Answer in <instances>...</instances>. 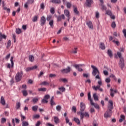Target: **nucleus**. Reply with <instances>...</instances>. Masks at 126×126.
I'll use <instances>...</instances> for the list:
<instances>
[{
  "mask_svg": "<svg viewBox=\"0 0 126 126\" xmlns=\"http://www.w3.org/2000/svg\"><path fill=\"white\" fill-rule=\"evenodd\" d=\"M80 111H84L85 110V104L83 102L80 103Z\"/></svg>",
  "mask_w": 126,
  "mask_h": 126,
  "instance_id": "obj_16",
  "label": "nucleus"
},
{
  "mask_svg": "<svg viewBox=\"0 0 126 126\" xmlns=\"http://www.w3.org/2000/svg\"><path fill=\"white\" fill-rule=\"evenodd\" d=\"M49 25H50L51 27L53 28V25H54V20H51L49 21Z\"/></svg>",
  "mask_w": 126,
  "mask_h": 126,
  "instance_id": "obj_40",
  "label": "nucleus"
},
{
  "mask_svg": "<svg viewBox=\"0 0 126 126\" xmlns=\"http://www.w3.org/2000/svg\"><path fill=\"white\" fill-rule=\"evenodd\" d=\"M101 9H102V10H106V11L107 10V7L104 5L103 4H101Z\"/></svg>",
  "mask_w": 126,
  "mask_h": 126,
  "instance_id": "obj_42",
  "label": "nucleus"
},
{
  "mask_svg": "<svg viewBox=\"0 0 126 126\" xmlns=\"http://www.w3.org/2000/svg\"><path fill=\"white\" fill-rule=\"evenodd\" d=\"M92 106H94V107L97 109V110H99V105L97 104H95L94 103V105H92Z\"/></svg>",
  "mask_w": 126,
  "mask_h": 126,
  "instance_id": "obj_53",
  "label": "nucleus"
},
{
  "mask_svg": "<svg viewBox=\"0 0 126 126\" xmlns=\"http://www.w3.org/2000/svg\"><path fill=\"white\" fill-rule=\"evenodd\" d=\"M16 109H19L20 108V103L18 102L16 103Z\"/></svg>",
  "mask_w": 126,
  "mask_h": 126,
  "instance_id": "obj_60",
  "label": "nucleus"
},
{
  "mask_svg": "<svg viewBox=\"0 0 126 126\" xmlns=\"http://www.w3.org/2000/svg\"><path fill=\"white\" fill-rule=\"evenodd\" d=\"M74 66L78 71H82V70H83L82 68H80V66H81V64H75Z\"/></svg>",
  "mask_w": 126,
  "mask_h": 126,
  "instance_id": "obj_19",
  "label": "nucleus"
},
{
  "mask_svg": "<svg viewBox=\"0 0 126 126\" xmlns=\"http://www.w3.org/2000/svg\"><path fill=\"white\" fill-rule=\"evenodd\" d=\"M13 59H14L13 56L11 57L10 61L11 62V65L10 64V63H7V68H10V67H13L14 65V63L13 62Z\"/></svg>",
  "mask_w": 126,
  "mask_h": 126,
  "instance_id": "obj_6",
  "label": "nucleus"
},
{
  "mask_svg": "<svg viewBox=\"0 0 126 126\" xmlns=\"http://www.w3.org/2000/svg\"><path fill=\"white\" fill-rule=\"evenodd\" d=\"M6 122V119L2 118L1 120V124H4Z\"/></svg>",
  "mask_w": 126,
  "mask_h": 126,
  "instance_id": "obj_48",
  "label": "nucleus"
},
{
  "mask_svg": "<svg viewBox=\"0 0 126 126\" xmlns=\"http://www.w3.org/2000/svg\"><path fill=\"white\" fill-rule=\"evenodd\" d=\"M38 91H39V92L47 91V88H39V89H38Z\"/></svg>",
  "mask_w": 126,
  "mask_h": 126,
  "instance_id": "obj_35",
  "label": "nucleus"
},
{
  "mask_svg": "<svg viewBox=\"0 0 126 126\" xmlns=\"http://www.w3.org/2000/svg\"><path fill=\"white\" fill-rule=\"evenodd\" d=\"M105 82L106 83H110L111 82V79L110 78H107L105 79Z\"/></svg>",
  "mask_w": 126,
  "mask_h": 126,
  "instance_id": "obj_56",
  "label": "nucleus"
},
{
  "mask_svg": "<svg viewBox=\"0 0 126 126\" xmlns=\"http://www.w3.org/2000/svg\"><path fill=\"white\" fill-rule=\"evenodd\" d=\"M22 126H29V123L26 121H23L22 122Z\"/></svg>",
  "mask_w": 126,
  "mask_h": 126,
  "instance_id": "obj_32",
  "label": "nucleus"
},
{
  "mask_svg": "<svg viewBox=\"0 0 126 126\" xmlns=\"http://www.w3.org/2000/svg\"><path fill=\"white\" fill-rule=\"evenodd\" d=\"M22 75H23V72L22 71H21L16 74L15 78L17 82H19V81L21 80V78H22Z\"/></svg>",
  "mask_w": 126,
  "mask_h": 126,
  "instance_id": "obj_2",
  "label": "nucleus"
},
{
  "mask_svg": "<svg viewBox=\"0 0 126 126\" xmlns=\"http://www.w3.org/2000/svg\"><path fill=\"white\" fill-rule=\"evenodd\" d=\"M112 116V111H108L104 114V117L106 119L108 118H110Z\"/></svg>",
  "mask_w": 126,
  "mask_h": 126,
  "instance_id": "obj_12",
  "label": "nucleus"
},
{
  "mask_svg": "<svg viewBox=\"0 0 126 126\" xmlns=\"http://www.w3.org/2000/svg\"><path fill=\"white\" fill-rule=\"evenodd\" d=\"M50 2L56 3V4H60V3H61L62 1L61 0H50Z\"/></svg>",
  "mask_w": 126,
  "mask_h": 126,
  "instance_id": "obj_17",
  "label": "nucleus"
},
{
  "mask_svg": "<svg viewBox=\"0 0 126 126\" xmlns=\"http://www.w3.org/2000/svg\"><path fill=\"white\" fill-rule=\"evenodd\" d=\"M29 59L30 60V61L32 63L34 62V56H33L32 55H30L29 56Z\"/></svg>",
  "mask_w": 126,
  "mask_h": 126,
  "instance_id": "obj_30",
  "label": "nucleus"
},
{
  "mask_svg": "<svg viewBox=\"0 0 126 126\" xmlns=\"http://www.w3.org/2000/svg\"><path fill=\"white\" fill-rule=\"evenodd\" d=\"M32 111H37L38 110V106H33L32 107Z\"/></svg>",
  "mask_w": 126,
  "mask_h": 126,
  "instance_id": "obj_46",
  "label": "nucleus"
},
{
  "mask_svg": "<svg viewBox=\"0 0 126 126\" xmlns=\"http://www.w3.org/2000/svg\"><path fill=\"white\" fill-rule=\"evenodd\" d=\"M99 48L101 49V50H105L106 49V46H105V44L103 42H100Z\"/></svg>",
  "mask_w": 126,
  "mask_h": 126,
  "instance_id": "obj_26",
  "label": "nucleus"
},
{
  "mask_svg": "<svg viewBox=\"0 0 126 126\" xmlns=\"http://www.w3.org/2000/svg\"><path fill=\"white\" fill-rule=\"evenodd\" d=\"M46 24V18L43 16L40 18V25L41 26H44Z\"/></svg>",
  "mask_w": 126,
  "mask_h": 126,
  "instance_id": "obj_8",
  "label": "nucleus"
},
{
  "mask_svg": "<svg viewBox=\"0 0 126 126\" xmlns=\"http://www.w3.org/2000/svg\"><path fill=\"white\" fill-rule=\"evenodd\" d=\"M40 118V115L36 114L33 116V119H39Z\"/></svg>",
  "mask_w": 126,
  "mask_h": 126,
  "instance_id": "obj_57",
  "label": "nucleus"
},
{
  "mask_svg": "<svg viewBox=\"0 0 126 126\" xmlns=\"http://www.w3.org/2000/svg\"><path fill=\"white\" fill-rule=\"evenodd\" d=\"M106 14H107V15L111 16L112 14H113V13H112V11L111 10H106Z\"/></svg>",
  "mask_w": 126,
  "mask_h": 126,
  "instance_id": "obj_29",
  "label": "nucleus"
},
{
  "mask_svg": "<svg viewBox=\"0 0 126 126\" xmlns=\"http://www.w3.org/2000/svg\"><path fill=\"white\" fill-rule=\"evenodd\" d=\"M108 110L109 111H112L113 110V108H114L113 105L114 103L113 102V100H110L108 102Z\"/></svg>",
  "mask_w": 126,
  "mask_h": 126,
  "instance_id": "obj_7",
  "label": "nucleus"
},
{
  "mask_svg": "<svg viewBox=\"0 0 126 126\" xmlns=\"http://www.w3.org/2000/svg\"><path fill=\"white\" fill-rule=\"evenodd\" d=\"M99 75L100 74H97L95 76L96 79L99 80L97 82L98 85L96 86H93V89H94V90H95V91H97L98 90H99V91H100V92H103V89L101 88V86H102V79H101V77H100Z\"/></svg>",
  "mask_w": 126,
  "mask_h": 126,
  "instance_id": "obj_1",
  "label": "nucleus"
},
{
  "mask_svg": "<svg viewBox=\"0 0 126 126\" xmlns=\"http://www.w3.org/2000/svg\"><path fill=\"white\" fill-rule=\"evenodd\" d=\"M0 37H1L2 39H6V36L4 34H2L1 32L0 33Z\"/></svg>",
  "mask_w": 126,
  "mask_h": 126,
  "instance_id": "obj_45",
  "label": "nucleus"
},
{
  "mask_svg": "<svg viewBox=\"0 0 126 126\" xmlns=\"http://www.w3.org/2000/svg\"><path fill=\"white\" fill-rule=\"evenodd\" d=\"M9 58H10V54H9L8 55H7L5 57V59L6 60V61H8V59H9Z\"/></svg>",
  "mask_w": 126,
  "mask_h": 126,
  "instance_id": "obj_54",
  "label": "nucleus"
},
{
  "mask_svg": "<svg viewBox=\"0 0 126 126\" xmlns=\"http://www.w3.org/2000/svg\"><path fill=\"white\" fill-rule=\"evenodd\" d=\"M117 26V25L116 24L115 22H113L111 24V27L114 29V28H116V27Z\"/></svg>",
  "mask_w": 126,
  "mask_h": 126,
  "instance_id": "obj_41",
  "label": "nucleus"
},
{
  "mask_svg": "<svg viewBox=\"0 0 126 126\" xmlns=\"http://www.w3.org/2000/svg\"><path fill=\"white\" fill-rule=\"evenodd\" d=\"M73 121L77 124V125H80V121L78 118L74 117Z\"/></svg>",
  "mask_w": 126,
  "mask_h": 126,
  "instance_id": "obj_27",
  "label": "nucleus"
},
{
  "mask_svg": "<svg viewBox=\"0 0 126 126\" xmlns=\"http://www.w3.org/2000/svg\"><path fill=\"white\" fill-rule=\"evenodd\" d=\"M99 15H100V14L99 13V12L96 11L95 12V17H96V18H99Z\"/></svg>",
  "mask_w": 126,
  "mask_h": 126,
  "instance_id": "obj_58",
  "label": "nucleus"
},
{
  "mask_svg": "<svg viewBox=\"0 0 126 126\" xmlns=\"http://www.w3.org/2000/svg\"><path fill=\"white\" fill-rule=\"evenodd\" d=\"M37 67L38 66L37 65H34L31 67H27L26 69V71L28 72V71H30V70H33V69H36V68H37Z\"/></svg>",
  "mask_w": 126,
  "mask_h": 126,
  "instance_id": "obj_14",
  "label": "nucleus"
},
{
  "mask_svg": "<svg viewBox=\"0 0 126 126\" xmlns=\"http://www.w3.org/2000/svg\"><path fill=\"white\" fill-rule=\"evenodd\" d=\"M44 98L46 99V100H48V99L50 98V95H49V94L45 95L44 96Z\"/></svg>",
  "mask_w": 126,
  "mask_h": 126,
  "instance_id": "obj_61",
  "label": "nucleus"
},
{
  "mask_svg": "<svg viewBox=\"0 0 126 126\" xmlns=\"http://www.w3.org/2000/svg\"><path fill=\"white\" fill-rule=\"evenodd\" d=\"M54 123L58 125L60 123V119L58 118L57 116H54Z\"/></svg>",
  "mask_w": 126,
  "mask_h": 126,
  "instance_id": "obj_20",
  "label": "nucleus"
},
{
  "mask_svg": "<svg viewBox=\"0 0 126 126\" xmlns=\"http://www.w3.org/2000/svg\"><path fill=\"white\" fill-rule=\"evenodd\" d=\"M52 19V16L51 15H48L46 18V20L47 21H50Z\"/></svg>",
  "mask_w": 126,
  "mask_h": 126,
  "instance_id": "obj_50",
  "label": "nucleus"
},
{
  "mask_svg": "<svg viewBox=\"0 0 126 126\" xmlns=\"http://www.w3.org/2000/svg\"><path fill=\"white\" fill-rule=\"evenodd\" d=\"M54 99H55V96H52L50 100V105L53 107V106H55L56 105V102L54 101Z\"/></svg>",
  "mask_w": 126,
  "mask_h": 126,
  "instance_id": "obj_18",
  "label": "nucleus"
},
{
  "mask_svg": "<svg viewBox=\"0 0 126 126\" xmlns=\"http://www.w3.org/2000/svg\"><path fill=\"white\" fill-rule=\"evenodd\" d=\"M73 10H74V13H75V14H79V12L77 10V8L74 7Z\"/></svg>",
  "mask_w": 126,
  "mask_h": 126,
  "instance_id": "obj_38",
  "label": "nucleus"
},
{
  "mask_svg": "<svg viewBox=\"0 0 126 126\" xmlns=\"http://www.w3.org/2000/svg\"><path fill=\"white\" fill-rule=\"evenodd\" d=\"M77 114H79L81 118V120H83L84 117H86V118H89V114L87 112H85V113H84L83 112L81 111L79 112H77Z\"/></svg>",
  "mask_w": 126,
  "mask_h": 126,
  "instance_id": "obj_4",
  "label": "nucleus"
},
{
  "mask_svg": "<svg viewBox=\"0 0 126 126\" xmlns=\"http://www.w3.org/2000/svg\"><path fill=\"white\" fill-rule=\"evenodd\" d=\"M66 3V6L67 8H70V7H71V4L70 3V2H68Z\"/></svg>",
  "mask_w": 126,
  "mask_h": 126,
  "instance_id": "obj_49",
  "label": "nucleus"
},
{
  "mask_svg": "<svg viewBox=\"0 0 126 126\" xmlns=\"http://www.w3.org/2000/svg\"><path fill=\"white\" fill-rule=\"evenodd\" d=\"M40 8L41 9H44L45 8V5L44 4V3H42L40 4Z\"/></svg>",
  "mask_w": 126,
  "mask_h": 126,
  "instance_id": "obj_59",
  "label": "nucleus"
},
{
  "mask_svg": "<svg viewBox=\"0 0 126 126\" xmlns=\"http://www.w3.org/2000/svg\"><path fill=\"white\" fill-rule=\"evenodd\" d=\"M88 99L90 101L91 105H94V102H93V100L91 98V94L90 92L88 93Z\"/></svg>",
  "mask_w": 126,
  "mask_h": 126,
  "instance_id": "obj_13",
  "label": "nucleus"
},
{
  "mask_svg": "<svg viewBox=\"0 0 126 126\" xmlns=\"http://www.w3.org/2000/svg\"><path fill=\"white\" fill-rule=\"evenodd\" d=\"M126 120V117L124 115H121L120 116V119L119 120V123H123V121Z\"/></svg>",
  "mask_w": 126,
  "mask_h": 126,
  "instance_id": "obj_23",
  "label": "nucleus"
},
{
  "mask_svg": "<svg viewBox=\"0 0 126 126\" xmlns=\"http://www.w3.org/2000/svg\"><path fill=\"white\" fill-rule=\"evenodd\" d=\"M37 20H38V16H34L32 19V21H33V22H36V21H37Z\"/></svg>",
  "mask_w": 126,
  "mask_h": 126,
  "instance_id": "obj_36",
  "label": "nucleus"
},
{
  "mask_svg": "<svg viewBox=\"0 0 126 126\" xmlns=\"http://www.w3.org/2000/svg\"><path fill=\"white\" fill-rule=\"evenodd\" d=\"M110 96H111V97H114V96H115V93L113 89H110Z\"/></svg>",
  "mask_w": 126,
  "mask_h": 126,
  "instance_id": "obj_31",
  "label": "nucleus"
},
{
  "mask_svg": "<svg viewBox=\"0 0 126 126\" xmlns=\"http://www.w3.org/2000/svg\"><path fill=\"white\" fill-rule=\"evenodd\" d=\"M49 77H51V78L53 77H56V74H49Z\"/></svg>",
  "mask_w": 126,
  "mask_h": 126,
  "instance_id": "obj_62",
  "label": "nucleus"
},
{
  "mask_svg": "<svg viewBox=\"0 0 126 126\" xmlns=\"http://www.w3.org/2000/svg\"><path fill=\"white\" fill-rule=\"evenodd\" d=\"M62 109V106H61V105H58L56 106V110L57 111H61Z\"/></svg>",
  "mask_w": 126,
  "mask_h": 126,
  "instance_id": "obj_55",
  "label": "nucleus"
},
{
  "mask_svg": "<svg viewBox=\"0 0 126 126\" xmlns=\"http://www.w3.org/2000/svg\"><path fill=\"white\" fill-rule=\"evenodd\" d=\"M93 97L94 100V101H98L99 100V96L97 95V94H94Z\"/></svg>",
  "mask_w": 126,
  "mask_h": 126,
  "instance_id": "obj_24",
  "label": "nucleus"
},
{
  "mask_svg": "<svg viewBox=\"0 0 126 126\" xmlns=\"http://www.w3.org/2000/svg\"><path fill=\"white\" fill-rule=\"evenodd\" d=\"M22 93H23V96H27V95H28V93H27V91L26 90L23 91Z\"/></svg>",
  "mask_w": 126,
  "mask_h": 126,
  "instance_id": "obj_44",
  "label": "nucleus"
},
{
  "mask_svg": "<svg viewBox=\"0 0 126 126\" xmlns=\"http://www.w3.org/2000/svg\"><path fill=\"white\" fill-rule=\"evenodd\" d=\"M27 2H28L29 4H32L34 3V0H28Z\"/></svg>",
  "mask_w": 126,
  "mask_h": 126,
  "instance_id": "obj_52",
  "label": "nucleus"
},
{
  "mask_svg": "<svg viewBox=\"0 0 126 126\" xmlns=\"http://www.w3.org/2000/svg\"><path fill=\"white\" fill-rule=\"evenodd\" d=\"M91 67L93 69L92 74H93V75H94V76H96L97 74H100V71L98 69L97 67H96V66L93 65H91Z\"/></svg>",
  "mask_w": 126,
  "mask_h": 126,
  "instance_id": "obj_3",
  "label": "nucleus"
},
{
  "mask_svg": "<svg viewBox=\"0 0 126 126\" xmlns=\"http://www.w3.org/2000/svg\"><path fill=\"white\" fill-rule=\"evenodd\" d=\"M86 4L88 7H91L92 4L93 3V0H86Z\"/></svg>",
  "mask_w": 126,
  "mask_h": 126,
  "instance_id": "obj_11",
  "label": "nucleus"
},
{
  "mask_svg": "<svg viewBox=\"0 0 126 126\" xmlns=\"http://www.w3.org/2000/svg\"><path fill=\"white\" fill-rule=\"evenodd\" d=\"M40 85H44V86L50 85V83L47 81H43L40 84Z\"/></svg>",
  "mask_w": 126,
  "mask_h": 126,
  "instance_id": "obj_28",
  "label": "nucleus"
},
{
  "mask_svg": "<svg viewBox=\"0 0 126 126\" xmlns=\"http://www.w3.org/2000/svg\"><path fill=\"white\" fill-rule=\"evenodd\" d=\"M11 46V41H10V40H9L8 41V42H7V46L6 48H9V47Z\"/></svg>",
  "mask_w": 126,
  "mask_h": 126,
  "instance_id": "obj_37",
  "label": "nucleus"
},
{
  "mask_svg": "<svg viewBox=\"0 0 126 126\" xmlns=\"http://www.w3.org/2000/svg\"><path fill=\"white\" fill-rule=\"evenodd\" d=\"M50 13L52 14H55V8L54 7H51L50 8Z\"/></svg>",
  "mask_w": 126,
  "mask_h": 126,
  "instance_id": "obj_43",
  "label": "nucleus"
},
{
  "mask_svg": "<svg viewBox=\"0 0 126 126\" xmlns=\"http://www.w3.org/2000/svg\"><path fill=\"white\" fill-rule=\"evenodd\" d=\"M87 25L89 28H90V29H92V30H93L94 27H93V24L92 23V22H91V21L88 22Z\"/></svg>",
  "mask_w": 126,
  "mask_h": 126,
  "instance_id": "obj_15",
  "label": "nucleus"
},
{
  "mask_svg": "<svg viewBox=\"0 0 126 126\" xmlns=\"http://www.w3.org/2000/svg\"><path fill=\"white\" fill-rule=\"evenodd\" d=\"M71 69L70 68V67L68 66L67 68L61 70V72H62V73H68V72H70Z\"/></svg>",
  "mask_w": 126,
  "mask_h": 126,
  "instance_id": "obj_9",
  "label": "nucleus"
},
{
  "mask_svg": "<svg viewBox=\"0 0 126 126\" xmlns=\"http://www.w3.org/2000/svg\"><path fill=\"white\" fill-rule=\"evenodd\" d=\"M71 53L72 54H77V48H74V49L72 50Z\"/></svg>",
  "mask_w": 126,
  "mask_h": 126,
  "instance_id": "obj_39",
  "label": "nucleus"
},
{
  "mask_svg": "<svg viewBox=\"0 0 126 126\" xmlns=\"http://www.w3.org/2000/svg\"><path fill=\"white\" fill-rule=\"evenodd\" d=\"M46 126H55V125H53V124H51V123H47L46 124Z\"/></svg>",
  "mask_w": 126,
  "mask_h": 126,
  "instance_id": "obj_64",
  "label": "nucleus"
},
{
  "mask_svg": "<svg viewBox=\"0 0 126 126\" xmlns=\"http://www.w3.org/2000/svg\"><path fill=\"white\" fill-rule=\"evenodd\" d=\"M0 103L2 106H4V105H5V100H4V98L3 96L0 97Z\"/></svg>",
  "mask_w": 126,
  "mask_h": 126,
  "instance_id": "obj_22",
  "label": "nucleus"
},
{
  "mask_svg": "<svg viewBox=\"0 0 126 126\" xmlns=\"http://www.w3.org/2000/svg\"><path fill=\"white\" fill-rule=\"evenodd\" d=\"M57 18V22H60V21H62V19H65V16H64V14H62L61 16H56Z\"/></svg>",
  "mask_w": 126,
  "mask_h": 126,
  "instance_id": "obj_10",
  "label": "nucleus"
},
{
  "mask_svg": "<svg viewBox=\"0 0 126 126\" xmlns=\"http://www.w3.org/2000/svg\"><path fill=\"white\" fill-rule=\"evenodd\" d=\"M16 33L17 34H20V33H21V30L20 29H17L16 30Z\"/></svg>",
  "mask_w": 126,
  "mask_h": 126,
  "instance_id": "obj_51",
  "label": "nucleus"
},
{
  "mask_svg": "<svg viewBox=\"0 0 126 126\" xmlns=\"http://www.w3.org/2000/svg\"><path fill=\"white\" fill-rule=\"evenodd\" d=\"M59 90H60V91H61V92H65V88H64L63 87H61L59 88Z\"/></svg>",
  "mask_w": 126,
  "mask_h": 126,
  "instance_id": "obj_34",
  "label": "nucleus"
},
{
  "mask_svg": "<svg viewBox=\"0 0 126 126\" xmlns=\"http://www.w3.org/2000/svg\"><path fill=\"white\" fill-rule=\"evenodd\" d=\"M119 65L122 70H124L125 67V60L124 59H120Z\"/></svg>",
  "mask_w": 126,
  "mask_h": 126,
  "instance_id": "obj_5",
  "label": "nucleus"
},
{
  "mask_svg": "<svg viewBox=\"0 0 126 126\" xmlns=\"http://www.w3.org/2000/svg\"><path fill=\"white\" fill-rule=\"evenodd\" d=\"M60 80H61L63 82H67V80L66 79H65V78L61 79Z\"/></svg>",
  "mask_w": 126,
  "mask_h": 126,
  "instance_id": "obj_63",
  "label": "nucleus"
},
{
  "mask_svg": "<svg viewBox=\"0 0 126 126\" xmlns=\"http://www.w3.org/2000/svg\"><path fill=\"white\" fill-rule=\"evenodd\" d=\"M107 55L110 58H113V53L112 52V50L108 49L107 51Z\"/></svg>",
  "mask_w": 126,
  "mask_h": 126,
  "instance_id": "obj_25",
  "label": "nucleus"
},
{
  "mask_svg": "<svg viewBox=\"0 0 126 126\" xmlns=\"http://www.w3.org/2000/svg\"><path fill=\"white\" fill-rule=\"evenodd\" d=\"M117 55H118V57L119 58V59H120V60H121V59H124V58H123L122 57V53H121V52H118Z\"/></svg>",
  "mask_w": 126,
  "mask_h": 126,
  "instance_id": "obj_47",
  "label": "nucleus"
},
{
  "mask_svg": "<svg viewBox=\"0 0 126 126\" xmlns=\"http://www.w3.org/2000/svg\"><path fill=\"white\" fill-rule=\"evenodd\" d=\"M38 98L37 97H33L32 101V103L33 104H36V103L37 102H38Z\"/></svg>",
  "mask_w": 126,
  "mask_h": 126,
  "instance_id": "obj_33",
  "label": "nucleus"
},
{
  "mask_svg": "<svg viewBox=\"0 0 126 126\" xmlns=\"http://www.w3.org/2000/svg\"><path fill=\"white\" fill-rule=\"evenodd\" d=\"M64 13L66 17H70V14L68 10H64Z\"/></svg>",
  "mask_w": 126,
  "mask_h": 126,
  "instance_id": "obj_21",
  "label": "nucleus"
}]
</instances>
